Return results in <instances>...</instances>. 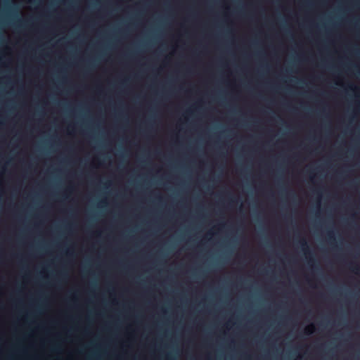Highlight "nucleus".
Returning a JSON list of instances; mask_svg holds the SVG:
<instances>
[{
    "instance_id": "obj_1",
    "label": "nucleus",
    "mask_w": 360,
    "mask_h": 360,
    "mask_svg": "<svg viewBox=\"0 0 360 360\" xmlns=\"http://www.w3.org/2000/svg\"><path fill=\"white\" fill-rule=\"evenodd\" d=\"M299 243L300 244V245H301L302 250L304 251V252L307 253L308 251L309 247H308L306 240L304 238H302L301 240H299Z\"/></svg>"
},
{
    "instance_id": "obj_2",
    "label": "nucleus",
    "mask_w": 360,
    "mask_h": 360,
    "mask_svg": "<svg viewBox=\"0 0 360 360\" xmlns=\"http://www.w3.org/2000/svg\"><path fill=\"white\" fill-rule=\"evenodd\" d=\"M314 330V325H311L309 326H308L306 330H305V333L307 334V335H310L313 333Z\"/></svg>"
},
{
    "instance_id": "obj_3",
    "label": "nucleus",
    "mask_w": 360,
    "mask_h": 360,
    "mask_svg": "<svg viewBox=\"0 0 360 360\" xmlns=\"http://www.w3.org/2000/svg\"><path fill=\"white\" fill-rule=\"evenodd\" d=\"M350 269L352 271L355 272L356 274H360V267L358 266H351Z\"/></svg>"
},
{
    "instance_id": "obj_4",
    "label": "nucleus",
    "mask_w": 360,
    "mask_h": 360,
    "mask_svg": "<svg viewBox=\"0 0 360 360\" xmlns=\"http://www.w3.org/2000/svg\"><path fill=\"white\" fill-rule=\"evenodd\" d=\"M328 238H329L330 240V239H332V238H333V239H334L333 236V234H332V233H331V232H328Z\"/></svg>"
},
{
    "instance_id": "obj_5",
    "label": "nucleus",
    "mask_w": 360,
    "mask_h": 360,
    "mask_svg": "<svg viewBox=\"0 0 360 360\" xmlns=\"http://www.w3.org/2000/svg\"><path fill=\"white\" fill-rule=\"evenodd\" d=\"M231 201L232 202H233L235 200H234V199L231 198Z\"/></svg>"
},
{
    "instance_id": "obj_6",
    "label": "nucleus",
    "mask_w": 360,
    "mask_h": 360,
    "mask_svg": "<svg viewBox=\"0 0 360 360\" xmlns=\"http://www.w3.org/2000/svg\"><path fill=\"white\" fill-rule=\"evenodd\" d=\"M349 88H350L351 89H352V90L354 89V88H353V86H349Z\"/></svg>"
}]
</instances>
